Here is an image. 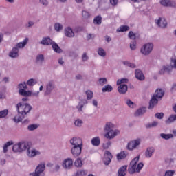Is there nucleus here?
I'll return each mask as SVG.
<instances>
[{
	"mask_svg": "<svg viewBox=\"0 0 176 176\" xmlns=\"http://www.w3.org/2000/svg\"><path fill=\"white\" fill-rule=\"evenodd\" d=\"M153 96L158 98V100H162V98H163L164 96V90L162 89H156Z\"/></svg>",
	"mask_w": 176,
	"mask_h": 176,
	"instance_id": "obj_22",
	"label": "nucleus"
},
{
	"mask_svg": "<svg viewBox=\"0 0 176 176\" xmlns=\"http://www.w3.org/2000/svg\"><path fill=\"white\" fill-rule=\"evenodd\" d=\"M159 103V98L155 97L153 95L150 102H149V107L148 109H153L155 107H156V104Z\"/></svg>",
	"mask_w": 176,
	"mask_h": 176,
	"instance_id": "obj_17",
	"label": "nucleus"
},
{
	"mask_svg": "<svg viewBox=\"0 0 176 176\" xmlns=\"http://www.w3.org/2000/svg\"><path fill=\"white\" fill-rule=\"evenodd\" d=\"M157 124H159V122L154 121L152 123L146 124V127L147 129H152V127H157Z\"/></svg>",
	"mask_w": 176,
	"mask_h": 176,
	"instance_id": "obj_48",
	"label": "nucleus"
},
{
	"mask_svg": "<svg viewBox=\"0 0 176 176\" xmlns=\"http://www.w3.org/2000/svg\"><path fill=\"white\" fill-rule=\"evenodd\" d=\"M152 50H153V43H148L141 47L140 53L143 56H149L152 53Z\"/></svg>",
	"mask_w": 176,
	"mask_h": 176,
	"instance_id": "obj_6",
	"label": "nucleus"
},
{
	"mask_svg": "<svg viewBox=\"0 0 176 176\" xmlns=\"http://www.w3.org/2000/svg\"><path fill=\"white\" fill-rule=\"evenodd\" d=\"M36 83H38V81L36 80V79L30 78L26 82V85L32 87V86H35Z\"/></svg>",
	"mask_w": 176,
	"mask_h": 176,
	"instance_id": "obj_37",
	"label": "nucleus"
},
{
	"mask_svg": "<svg viewBox=\"0 0 176 176\" xmlns=\"http://www.w3.org/2000/svg\"><path fill=\"white\" fill-rule=\"evenodd\" d=\"M130 49L131 50H135L137 49V41H133L130 43Z\"/></svg>",
	"mask_w": 176,
	"mask_h": 176,
	"instance_id": "obj_54",
	"label": "nucleus"
},
{
	"mask_svg": "<svg viewBox=\"0 0 176 176\" xmlns=\"http://www.w3.org/2000/svg\"><path fill=\"white\" fill-rule=\"evenodd\" d=\"M128 89L129 87H127V85L122 84L118 86V91L120 94H126L127 93Z\"/></svg>",
	"mask_w": 176,
	"mask_h": 176,
	"instance_id": "obj_20",
	"label": "nucleus"
},
{
	"mask_svg": "<svg viewBox=\"0 0 176 176\" xmlns=\"http://www.w3.org/2000/svg\"><path fill=\"white\" fill-rule=\"evenodd\" d=\"M85 175H87V170H78L76 173V176H85Z\"/></svg>",
	"mask_w": 176,
	"mask_h": 176,
	"instance_id": "obj_51",
	"label": "nucleus"
},
{
	"mask_svg": "<svg viewBox=\"0 0 176 176\" xmlns=\"http://www.w3.org/2000/svg\"><path fill=\"white\" fill-rule=\"evenodd\" d=\"M174 174H175V171H174V170H167L165 173V175L164 176H173Z\"/></svg>",
	"mask_w": 176,
	"mask_h": 176,
	"instance_id": "obj_58",
	"label": "nucleus"
},
{
	"mask_svg": "<svg viewBox=\"0 0 176 176\" xmlns=\"http://www.w3.org/2000/svg\"><path fill=\"white\" fill-rule=\"evenodd\" d=\"M160 3L162 6L166 8H175V3L171 0H161Z\"/></svg>",
	"mask_w": 176,
	"mask_h": 176,
	"instance_id": "obj_14",
	"label": "nucleus"
},
{
	"mask_svg": "<svg viewBox=\"0 0 176 176\" xmlns=\"http://www.w3.org/2000/svg\"><path fill=\"white\" fill-rule=\"evenodd\" d=\"M62 166L65 170H71L74 166V161L71 158H67L63 161Z\"/></svg>",
	"mask_w": 176,
	"mask_h": 176,
	"instance_id": "obj_10",
	"label": "nucleus"
},
{
	"mask_svg": "<svg viewBox=\"0 0 176 176\" xmlns=\"http://www.w3.org/2000/svg\"><path fill=\"white\" fill-rule=\"evenodd\" d=\"M45 170H46V164L45 163L39 164L35 168V171L30 173L32 176H45Z\"/></svg>",
	"mask_w": 176,
	"mask_h": 176,
	"instance_id": "obj_5",
	"label": "nucleus"
},
{
	"mask_svg": "<svg viewBox=\"0 0 176 176\" xmlns=\"http://www.w3.org/2000/svg\"><path fill=\"white\" fill-rule=\"evenodd\" d=\"M160 137H161V138H163V140H170L171 138H174V135L161 133Z\"/></svg>",
	"mask_w": 176,
	"mask_h": 176,
	"instance_id": "obj_40",
	"label": "nucleus"
},
{
	"mask_svg": "<svg viewBox=\"0 0 176 176\" xmlns=\"http://www.w3.org/2000/svg\"><path fill=\"white\" fill-rule=\"evenodd\" d=\"M129 38H130V39H135L137 38V36L135 35V34L134 32H133V31H130L129 32L128 34Z\"/></svg>",
	"mask_w": 176,
	"mask_h": 176,
	"instance_id": "obj_55",
	"label": "nucleus"
},
{
	"mask_svg": "<svg viewBox=\"0 0 176 176\" xmlns=\"http://www.w3.org/2000/svg\"><path fill=\"white\" fill-rule=\"evenodd\" d=\"M85 94L87 96V100H92L94 97L93 91L90 90H87L85 91Z\"/></svg>",
	"mask_w": 176,
	"mask_h": 176,
	"instance_id": "obj_47",
	"label": "nucleus"
},
{
	"mask_svg": "<svg viewBox=\"0 0 176 176\" xmlns=\"http://www.w3.org/2000/svg\"><path fill=\"white\" fill-rule=\"evenodd\" d=\"M18 89H19V91H22V90L28 89V87L27 86V83L25 81L20 82L18 85Z\"/></svg>",
	"mask_w": 176,
	"mask_h": 176,
	"instance_id": "obj_34",
	"label": "nucleus"
},
{
	"mask_svg": "<svg viewBox=\"0 0 176 176\" xmlns=\"http://www.w3.org/2000/svg\"><path fill=\"white\" fill-rule=\"evenodd\" d=\"M112 90H113V87L111 85H107L102 89L103 93H111Z\"/></svg>",
	"mask_w": 176,
	"mask_h": 176,
	"instance_id": "obj_32",
	"label": "nucleus"
},
{
	"mask_svg": "<svg viewBox=\"0 0 176 176\" xmlns=\"http://www.w3.org/2000/svg\"><path fill=\"white\" fill-rule=\"evenodd\" d=\"M102 17H101V15H98L94 18V23L98 25H100V24L102 23Z\"/></svg>",
	"mask_w": 176,
	"mask_h": 176,
	"instance_id": "obj_43",
	"label": "nucleus"
},
{
	"mask_svg": "<svg viewBox=\"0 0 176 176\" xmlns=\"http://www.w3.org/2000/svg\"><path fill=\"white\" fill-rule=\"evenodd\" d=\"M130 30V27L128 25H122L117 29V32H126Z\"/></svg>",
	"mask_w": 176,
	"mask_h": 176,
	"instance_id": "obj_35",
	"label": "nucleus"
},
{
	"mask_svg": "<svg viewBox=\"0 0 176 176\" xmlns=\"http://www.w3.org/2000/svg\"><path fill=\"white\" fill-rule=\"evenodd\" d=\"M91 144L93 146H100V144H101L100 137L93 138L91 140Z\"/></svg>",
	"mask_w": 176,
	"mask_h": 176,
	"instance_id": "obj_28",
	"label": "nucleus"
},
{
	"mask_svg": "<svg viewBox=\"0 0 176 176\" xmlns=\"http://www.w3.org/2000/svg\"><path fill=\"white\" fill-rule=\"evenodd\" d=\"M41 152L35 148H32L29 146L27 151V155L28 157H35V156H39Z\"/></svg>",
	"mask_w": 176,
	"mask_h": 176,
	"instance_id": "obj_11",
	"label": "nucleus"
},
{
	"mask_svg": "<svg viewBox=\"0 0 176 176\" xmlns=\"http://www.w3.org/2000/svg\"><path fill=\"white\" fill-rule=\"evenodd\" d=\"M113 157V156L112 155V153L109 151H106L103 158V163L104 166H109Z\"/></svg>",
	"mask_w": 176,
	"mask_h": 176,
	"instance_id": "obj_9",
	"label": "nucleus"
},
{
	"mask_svg": "<svg viewBox=\"0 0 176 176\" xmlns=\"http://www.w3.org/2000/svg\"><path fill=\"white\" fill-rule=\"evenodd\" d=\"M87 103H88L87 100L86 99L80 100V102H78V104L76 106V109H78V112H79L80 113L83 112V107L87 104Z\"/></svg>",
	"mask_w": 176,
	"mask_h": 176,
	"instance_id": "obj_15",
	"label": "nucleus"
},
{
	"mask_svg": "<svg viewBox=\"0 0 176 176\" xmlns=\"http://www.w3.org/2000/svg\"><path fill=\"white\" fill-rule=\"evenodd\" d=\"M82 61H87L89 60V56H87V53H84L82 56Z\"/></svg>",
	"mask_w": 176,
	"mask_h": 176,
	"instance_id": "obj_63",
	"label": "nucleus"
},
{
	"mask_svg": "<svg viewBox=\"0 0 176 176\" xmlns=\"http://www.w3.org/2000/svg\"><path fill=\"white\" fill-rule=\"evenodd\" d=\"M135 75L136 79H138V80H145V76H144V73H142L141 69H136L135 72Z\"/></svg>",
	"mask_w": 176,
	"mask_h": 176,
	"instance_id": "obj_23",
	"label": "nucleus"
},
{
	"mask_svg": "<svg viewBox=\"0 0 176 176\" xmlns=\"http://www.w3.org/2000/svg\"><path fill=\"white\" fill-rule=\"evenodd\" d=\"M38 127H39V125H38V124H32L28 126V131H34V130H36Z\"/></svg>",
	"mask_w": 176,
	"mask_h": 176,
	"instance_id": "obj_39",
	"label": "nucleus"
},
{
	"mask_svg": "<svg viewBox=\"0 0 176 176\" xmlns=\"http://www.w3.org/2000/svg\"><path fill=\"white\" fill-rule=\"evenodd\" d=\"M53 40L50 38V37H43L41 42H40L41 45H43V46H50V45H52Z\"/></svg>",
	"mask_w": 176,
	"mask_h": 176,
	"instance_id": "obj_16",
	"label": "nucleus"
},
{
	"mask_svg": "<svg viewBox=\"0 0 176 176\" xmlns=\"http://www.w3.org/2000/svg\"><path fill=\"white\" fill-rule=\"evenodd\" d=\"M126 104L128 105V107H129L130 108H133V107H134V102H133V101H131V100L128 99L126 101Z\"/></svg>",
	"mask_w": 176,
	"mask_h": 176,
	"instance_id": "obj_57",
	"label": "nucleus"
},
{
	"mask_svg": "<svg viewBox=\"0 0 176 176\" xmlns=\"http://www.w3.org/2000/svg\"><path fill=\"white\" fill-rule=\"evenodd\" d=\"M140 144L141 139H136L128 143L126 149H128V151H134V149H135Z\"/></svg>",
	"mask_w": 176,
	"mask_h": 176,
	"instance_id": "obj_8",
	"label": "nucleus"
},
{
	"mask_svg": "<svg viewBox=\"0 0 176 176\" xmlns=\"http://www.w3.org/2000/svg\"><path fill=\"white\" fill-rule=\"evenodd\" d=\"M155 153V148L153 147H148L145 152V157L147 159H151V157Z\"/></svg>",
	"mask_w": 176,
	"mask_h": 176,
	"instance_id": "obj_24",
	"label": "nucleus"
},
{
	"mask_svg": "<svg viewBox=\"0 0 176 176\" xmlns=\"http://www.w3.org/2000/svg\"><path fill=\"white\" fill-rule=\"evenodd\" d=\"M54 30H56L57 32H60V31L63 30V25H61V23H55Z\"/></svg>",
	"mask_w": 176,
	"mask_h": 176,
	"instance_id": "obj_52",
	"label": "nucleus"
},
{
	"mask_svg": "<svg viewBox=\"0 0 176 176\" xmlns=\"http://www.w3.org/2000/svg\"><path fill=\"white\" fill-rule=\"evenodd\" d=\"M138 162H140V156H137L131 160L128 168L129 174L140 173L141 170H142V168L144 167V163L140 162L137 166Z\"/></svg>",
	"mask_w": 176,
	"mask_h": 176,
	"instance_id": "obj_3",
	"label": "nucleus"
},
{
	"mask_svg": "<svg viewBox=\"0 0 176 176\" xmlns=\"http://www.w3.org/2000/svg\"><path fill=\"white\" fill-rule=\"evenodd\" d=\"M52 47L54 50V52H55V53H58V54L63 53V49H61V47H60V46H58V44H57L56 42H53L52 44Z\"/></svg>",
	"mask_w": 176,
	"mask_h": 176,
	"instance_id": "obj_25",
	"label": "nucleus"
},
{
	"mask_svg": "<svg viewBox=\"0 0 176 176\" xmlns=\"http://www.w3.org/2000/svg\"><path fill=\"white\" fill-rule=\"evenodd\" d=\"M34 24H35V23H34V21H29L28 25H26V28L30 30V28H31V27H32L34 25Z\"/></svg>",
	"mask_w": 176,
	"mask_h": 176,
	"instance_id": "obj_62",
	"label": "nucleus"
},
{
	"mask_svg": "<svg viewBox=\"0 0 176 176\" xmlns=\"http://www.w3.org/2000/svg\"><path fill=\"white\" fill-rule=\"evenodd\" d=\"M98 56H100V57H105L107 56V52H105V50L100 47L98 49Z\"/></svg>",
	"mask_w": 176,
	"mask_h": 176,
	"instance_id": "obj_41",
	"label": "nucleus"
},
{
	"mask_svg": "<svg viewBox=\"0 0 176 176\" xmlns=\"http://www.w3.org/2000/svg\"><path fill=\"white\" fill-rule=\"evenodd\" d=\"M111 145H112V143L111 142V141H108L105 144H103V148L104 149H108L109 146H111Z\"/></svg>",
	"mask_w": 176,
	"mask_h": 176,
	"instance_id": "obj_59",
	"label": "nucleus"
},
{
	"mask_svg": "<svg viewBox=\"0 0 176 176\" xmlns=\"http://www.w3.org/2000/svg\"><path fill=\"white\" fill-rule=\"evenodd\" d=\"M28 43V38H26L23 42L18 43L14 47H16L17 49H23V47H25Z\"/></svg>",
	"mask_w": 176,
	"mask_h": 176,
	"instance_id": "obj_30",
	"label": "nucleus"
},
{
	"mask_svg": "<svg viewBox=\"0 0 176 176\" xmlns=\"http://www.w3.org/2000/svg\"><path fill=\"white\" fill-rule=\"evenodd\" d=\"M98 83L100 86H104V85H107V80L105 78H102L98 80Z\"/></svg>",
	"mask_w": 176,
	"mask_h": 176,
	"instance_id": "obj_53",
	"label": "nucleus"
},
{
	"mask_svg": "<svg viewBox=\"0 0 176 176\" xmlns=\"http://www.w3.org/2000/svg\"><path fill=\"white\" fill-rule=\"evenodd\" d=\"M175 120H176V115H171L166 121V123H167V124H170V123H173L175 122Z\"/></svg>",
	"mask_w": 176,
	"mask_h": 176,
	"instance_id": "obj_44",
	"label": "nucleus"
},
{
	"mask_svg": "<svg viewBox=\"0 0 176 176\" xmlns=\"http://www.w3.org/2000/svg\"><path fill=\"white\" fill-rule=\"evenodd\" d=\"M72 145L71 153L74 157H79L82 155V148H83V140L79 137H74L69 140Z\"/></svg>",
	"mask_w": 176,
	"mask_h": 176,
	"instance_id": "obj_2",
	"label": "nucleus"
},
{
	"mask_svg": "<svg viewBox=\"0 0 176 176\" xmlns=\"http://www.w3.org/2000/svg\"><path fill=\"white\" fill-rule=\"evenodd\" d=\"M11 145H13V141H9L4 144L3 147V153H8V148H9V146H10Z\"/></svg>",
	"mask_w": 176,
	"mask_h": 176,
	"instance_id": "obj_38",
	"label": "nucleus"
},
{
	"mask_svg": "<svg viewBox=\"0 0 176 176\" xmlns=\"http://www.w3.org/2000/svg\"><path fill=\"white\" fill-rule=\"evenodd\" d=\"M16 108L18 112V116H16L13 120L15 123H20L23 122V119L31 112L32 110V106L28 103H24L21 102L16 105Z\"/></svg>",
	"mask_w": 176,
	"mask_h": 176,
	"instance_id": "obj_1",
	"label": "nucleus"
},
{
	"mask_svg": "<svg viewBox=\"0 0 176 176\" xmlns=\"http://www.w3.org/2000/svg\"><path fill=\"white\" fill-rule=\"evenodd\" d=\"M19 50L17 47H13L9 52V57L11 58H17L19 57Z\"/></svg>",
	"mask_w": 176,
	"mask_h": 176,
	"instance_id": "obj_18",
	"label": "nucleus"
},
{
	"mask_svg": "<svg viewBox=\"0 0 176 176\" xmlns=\"http://www.w3.org/2000/svg\"><path fill=\"white\" fill-rule=\"evenodd\" d=\"M65 35L67 38H74V36H75V33L71 27H67L65 28Z\"/></svg>",
	"mask_w": 176,
	"mask_h": 176,
	"instance_id": "obj_21",
	"label": "nucleus"
},
{
	"mask_svg": "<svg viewBox=\"0 0 176 176\" xmlns=\"http://www.w3.org/2000/svg\"><path fill=\"white\" fill-rule=\"evenodd\" d=\"M118 176H126L127 174V165L121 166L118 170Z\"/></svg>",
	"mask_w": 176,
	"mask_h": 176,
	"instance_id": "obj_26",
	"label": "nucleus"
},
{
	"mask_svg": "<svg viewBox=\"0 0 176 176\" xmlns=\"http://www.w3.org/2000/svg\"><path fill=\"white\" fill-rule=\"evenodd\" d=\"M118 2H119V0H110V3L112 6H116L118 5Z\"/></svg>",
	"mask_w": 176,
	"mask_h": 176,
	"instance_id": "obj_64",
	"label": "nucleus"
},
{
	"mask_svg": "<svg viewBox=\"0 0 176 176\" xmlns=\"http://www.w3.org/2000/svg\"><path fill=\"white\" fill-rule=\"evenodd\" d=\"M91 16V14H90V12L87 11L86 10H82V19H84V20H87L89 19V18Z\"/></svg>",
	"mask_w": 176,
	"mask_h": 176,
	"instance_id": "obj_36",
	"label": "nucleus"
},
{
	"mask_svg": "<svg viewBox=\"0 0 176 176\" xmlns=\"http://www.w3.org/2000/svg\"><path fill=\"white\" fill-rule=\"evenodd\" d=\"M56 89V83L54 82V80H50L48 82H47L45 85V91L44 92V96H50V94H52V92L53 90Z\"/></svg>",
	"mask_w": 176,
	"mask_h": 176,
	"instance_id": "obj_7",
	"label": "nucleus"
},
{
	"mask_svg": "<svg viewBox=\"0 0 176 176\" xmlns=\"http://www.w3.org/2000/svg\"><path fill=\"white\" fill-rule=\"evenodd\" d=\"M74 126L76 127H82L83 126V120L81 119H77L74 121Z\"/></svg>",
	"mask_w": 176,
	"mask_h": 176,
	"instance_id": "obj_45",
	"label": "nucleus"
},
{
	"mask_svg": "<svg viewBox=\"0 0 176 176\" xmlns=\"http://www.w3.org/2000/svg\"><path fill=\"white\" fill-rule=\"evenodd\" d=\"M164 68H165V72H168L170 73L171 71H173V65H166L164 66Z\"/></svg>",
	"mask_w": 176,
	"mask_h": 176,
	"instance_id": "obj_56",
	"label": "nucleus"
},
{
	"mask_svg": "<svg viewBox=\"0 0 176 176\" xmlns=\"http://www.w3.org/2000/svg\"><path fill=\"white\" fill-rule=\"evenodd\" d=\"M39 2L43 6H47L49 5V1L47 0H39Z\"/></svg>",
	"mask_w": 176,
	"mask_h": 176,
	"instance_id": "obj_60",
	"label": "nucleus"
},
{
	"mask_svg": "<svg viewBox=\"0 0 176 176\" xmlns=\"http://www.w3.org/2000/svg\"><path fill=\"white\" fill-rule=\"evenodd\" d=\"M74 166L78 168H80L83 166V162H82V159L78 158L74 162Z\"/></svg>",
	"mask_w": 176,
	"mask_h": 176,
	"instance_id": "obj_42",
	"label": "nucleus"
},
{
	"mask_svg": "<svg viewBox=\"0 0 176 176\" xmlns=\"http://www.w3.org/2000/svg\"><path fill=\"white\" fill-rule=\"evenodd\" d=\"M127 155H129L127 151H121L120 153L117 154V160H122V159H126V157H127Z\"/></svg>",
	"mask_w": 176,
	"mask_h": 176,
	"instance_id": "obj_29",
	"label": "nucleus"
},
{
	"mask_svg": "<svg viewBox=\"0 0 176 176\" xmlns=\"http://www.w3.org/2000/svg\"><path fill=\"white\" fill-rule=\"evenodd\" d=\"M28 148H30V144L28 142H19L16 144H14L12 147L13 152H24V151H26V149L28 150Z\"/></svg>",
	"mask_w": 176,
	"mask_h": 176,
	"instance_id": "obj_4",
	"label": "nucleus"
},
{
	"mask_svg": "<svg viewBox=\"0 0 176 176\" xmlns=\"http://www.w3.org/2000/svg\"><path fill=\"white\" fill-rule=\"evenodd\" d=\"M155 22L160 28H166L167 27V21L165 18L160 17L158 19H155Z\"/></svg>",
	"mask_w": 176,
	"mask_h": 176,
	"instance_id": "obj_12",
	"label": "nucleus"
},
{
	"mask_svg": "<svg viewBox=\"0 0 176 176\" xmlns=\"http://www.w3.org/2000/svg\"><path fill=\"white\" fill-rule=\"evenodd\" d=\"M43 61H45V56L43 54H38L36 57V63L42 65Z\"/></svg>",
	"mask_w": 176,
	"mask_h": 176,
	"instance_id": "obj_31",
	"label": "nucleus"
},
{
	"mask_svg": "<svg viewBox=\"0 0 176 176\" xmlns=\"http://www.w3.org/2000/svg\"><path fill=\"white\" fill-rule=\"evenodd\" d=\"M155 118H157V119H162V118L164 117V113H157L155 115Z\"/></svg>",
	"mask_w": 176,
	"mask_h": 176,
	"instance_id": "obj_61",
	"label": "nucleus"
},
{
	"mask_svg": "<svg viewBox=\"0 0 176 176\" xmlns=\"http://www.w3.org/2000/svg\"><path fill=\"white\" fill-rule=\"evenodd\" d=\"M123 83H129V79L127 78H122V79H118L117 80V86H120V85H123Z\"/></svg>",
	"mask_w": 176,
	"mask_h": 176,
	"instance_id": "obj_46",
	"label": "nucleus"
},
{
	"mask_svg": "<svg viewBox=\"0 0 176 176\" xmlns=\"http://www.w3.org/2000/svg\"><path fill=\"white\" fill-rule=\"evenodd\" d=\"M120 131L119 130H115L113 131H109L107 132V133L104 135L105 138H107V140H113L118 134H119Z\"/></svg>",
	"mask_w": 176,
	"mask_h": 176,
	"instance_id": "obj_13",
	"label": "nucleus"
},
{
	"mask_svg": "<svg viewBox=\"0 0 176 176\" xmlns=\"http://www.w3.org/2000/svg\"><path fill=\"white\" fill-rule=\"evenodd\" d=\"M124 65H126V67H129V68H137V65L134 63H131L129 61H124L123 62Z\"/></svg>",
	"mask_w": 176,
	"mask_h": 176,
	"instance_id": "obj_50",
	"label": "nucleus"
},
{
	"mask_svg": "<svg viewBox=\"0 0 176 176\" xmlns=\"http://www.w3.org/2000/svg\"><path fill=\"white\" fill-rule=\"evenodd\" d=\"M114 127L115 125H113V124H112L111 122H107L105 125L104 131L107 133L108 131L113 130Z\"/></svg>",
	"mask_w": 176,
	"mask_h": 176,
	"instance_id": "obj_33",
	"label": "nucleus"
},
{
	"mask_svg": "<svg viewBox=\"0 0 176 176\" xmlns=\"http://www.w3.org/2000/svg\"><path fill=\"white\" fill-rule=\"evenodd\" d=\"M8 113H9V111H8V109L1 111H0V119L6 118V116H8Z\"/></svg>",
	"mask_w": 176,
	"mask_h": 176,
	"instance_id": "obj_49",
	"label": "nucleus"
},
{
	"mask_svg": "<svg viewBox=\"0 0 176 176\" xmlns=\"http://www.w3.org/2000/svg\"><path fill=\"white\" fill-rule=\"evenodd\" d=\"M19 96L22 97H31L32 96V91L27 89H22V91H19Z\"/></svg>",
	"mask_w": 176,
	"mask_h": 176,
	"instance_id": "obj_27",
	"label": "nucleus"
},
{
	"mask_svg": "<svg viewBox=\"0 0 176 176\" xmlns=\"http://www.w3.org/2000/svg\"><path fill=\"white\" fill-rule=\"evenodd\" d=\"M146 113V107H142L139 108L134 113V116L135 118H138L140 116H142V115L145 114Z\"/></svg>",
	"mask_w": 176,
	"mask_h": 176,
	"instance_id": "obj_19",
	"label": "nucleus"
}]
</instances>
